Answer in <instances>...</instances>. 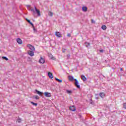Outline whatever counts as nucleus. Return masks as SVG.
I'll use <instances>...</instances> for the list:
<instances>
[{"label": "nucleus", "mask_w": 126, "mask_h": 126, "mask_svg": "<svg viewBox=\"0 0 126 126\" xmlns=\"http://www.w3.org/2000/svg\"><path fill=\"white\" fill-rule=\"evenodd\" d=\"M48 15L50 16H53V15H54V13L52 12H49L48 13Z\"/></svg>", "instance_id": "obj_22"}, {"label": "nucleus", "mask_w": 126, "mask_h": 126, "mask_svg": "<svg viewBox=\"0 0 126 126\" xmlns=\"http://www.w3.org/2000/svg\"><path fill=\"white\" fill-rule=\"evenodd\" d=\"M69 110H70V111H72V112H74L76 111V108H75V106L74 105H72V106L69 107Z\"/></svg>", "instance_id": "obj_5"}, {"label": "nucleus", "mask_w": 126, "mask_h": 126, "mask_svg": "<svg viewBox=\"0 0 126 126\" xmlns=\"http://www.w3.org/2000/svg\"><path fill=\"white\" fill-rule=\"evenodd\" d=\"M48 76H49V78H51V79L52 78H54V76H53V73H52L51 72H48Z\"/></svg>", "instance_id": "obj_13"}, {"label": "nucleus", "mask_w": 126, "mask_h": 126, "mask_svg": "<svg viewBox=\"0 0 126 126\" xmlns=\"http://www.w3.org/2000/svg\"><path fill=\"white\" fill-rule=\"evenodd\" d=\"M64 51H65V50H63V53H64Z\"/></svg>", "instance_id": "obj_36"}, {"label": "nucleus", "mask_w": 126, "mask_h": 126, "mask_svg": "<svg viewBox=\"0 0 126 126\" xmlns=\"http://www.w3.org/2000/svg\"><path fill=\"white\" fill-rule=\"evenodd\" d=\"M33 98L35 99V100H39V99H40V97H39L38 95L33 96Z\"/></svg>", "instance_id": "obj_19"}, {"label": "nucleus", "mask_w": 126, "mask_h": 126, "mask_svg": "<svg viewBox=\"0 0 126 126\" xmlns=\"http://www.w3.org/2000/svg\"><path fill=\"white\" fill-rule=\"evenodd\" d=\"M79 118H81V114H79L78 115Z\"/></svg>", "instance_id": "obj_33"}, {"label": "nucleus", "mask_w": 126, "mask_h": 126, "mask_svg": "<svg viewBox=\"0 0 126 126\" xmlns=\"http://www.w3.org/2000/svg\"><path fill=\"white\" fill-rule=\"evenodd\" d=\"M35 91L36 92V93L38 94V95H40V96H41L42 94H43V93L37 90H35Z\"/></svg>", "instance_id": "obj_15"}, {"label": "nucleus", "mask_w": 126, "mask_h": 126, "mask_svg": "<svg viewBox=\"0 0 126 126\" xmlns=\"http://www.w3.org/2000/svg\"><path fill=\"white\" fill-rule=\"evenodd\" d=\"M100 53H103L104 52V50H99Z\"/></svg>", "instance_id": "obj_29"}, {"label": "nucleus", "mask_w": 126, "mask_h": 126, "mask_svg": "<svg viewBox=\"0 0 126 126\" xmlns=\"http://www.w3.org/2000/svg\"><path fill=\"white\" fill-rule=\"evenodd\" d=\"M2 59H3V60H5V61H8V58L4 56H3Z\"/></svg>", "instance_id": "obj_23"}, {"label": "nucleus", "mask_w": 126, "mask_h": 126, "mask_svg": "<svg viewBox=\"0 0 126 126\" xmlns=\"http://www.w3.org/2000/svg\"><path fill=\"white\" fill-rule=\"evenodd\" d=\"M85 45H86V47H87V48H88V47H90V43L86 42L85 43Z\"/></svg>", "instance_id": "obj_17"}, {"label": "nucleus", "mask_w": 126, "mask_h": 126, "mask_svg": "<svg viewBox=\"0 0 126 126\" xmlns=\"http://www.w3.org/2000/svg\"><path fill=\"white\" fill-rule=\"evenodd\" d=\"M44 94H45V97H52V94L50 93L45 92L44 93Z\"/></svg>", "instance_id": "obj_7"}, {"label": "nucleus", "mask_w": 126, "mask_h": 126, "mask_svg": "<svg viewBox=\"0 0 126 126\" xmlns=\"http://www.w3.org/2000/svg\"><path fill=\"white\" fill-rule=\"evenodd\" d=\"M28 48L30 49L28 51V54L31 57H33L34 56V52H35V47L34 46L31 45V44H28L27 45Z\"/></svg>", "instance_id": "obj_1"}, {"label": "nucleus", "mask_w": 126, "mask_h": 126, "mask_svg": "<svg viewBox=\"0 0 126 126\" xmlns=\"http://www.w3.org/2000/svg\"><path fill=\"white\" fill-rule=\"evenodd\" d=\"M55 35L58 38H61V37H62V34H61V32H56L55 33Z\"/></svg>", "instance_id": "obj_8"}, {"label": "nucleus", "mask_w": 126, "mask_h": 126, "mask_svg": "<svg viewBox=\"0 0 126 126\" xmlns=\"http://www.w3.org/2000/svg\"><path fill=\"white\" fill-rule=\"evenodd\" d=\"M67 36V37H70V36H71L70 33H68Z\"/></svg>", "instance_id": "obj_30"}, {"label": "nucleus", "mask_w": 126, "mask_h": 126, "mask_svg": "<svg viewBox=\"0 0 126 126\" xmlns=\"http://www.w3.org/2000/svg\"><path fill=\"white\" fill-rule=\"evenodd\" d=\"M48 57L50 58L51 60H56V58H55L53 55L51 54H48Z\"/></svg>", "instance_id": "obj_11"}, {"label": "nucleus", "mask_w": 126, "mask_h": 126, "mask_svg": "<svg viewBox=\"0 0 126 126\" xmlns=\"http://www.w3.org/2000/svg\"><path fill=\"white\" fill-rule=\"evenodd\" d=\"M70 57V55L69 54H68L67 55V58L68 59Z\"/></svg>", "instance_id": "obj_31"}, {"label": "nucleus", "mask_w": 126, "mask_h": 126, "mask_svg": "<svg viewBox=\"0 0 126 126\" xmlns=\"http://www.w3.org/2000/svg\"><path fill=\"white\" fill-rule=\"evenodd\" d=\"M90 104H91L92 105L93 104V101H92V99L90 100Z\"/></svg>", "instance_id": "obj_28"}, {"label": "nucleus", "mask_w": 126, "mask_h": 126, "mask_svg": "<svg viewBox=\"0 0 126 126\" xmlns=\"http://www.w3.org/2000/svg\"><path fill=\"white\" fill-rule=\"evenodd\" d=\"M82 10L84 12H86V11H87V7L86 6H83L82 7Z\"/></svg>", "instance_id": "obj_14"}, {"label": "nucleus", "mask_w": 126, "mask_h": 126, "mask_svg": "<svg viewBox=\"0 0 126 126\" xmlns=\"http://www.w3.org/2000/svg\"><path fill=\"white\" fill-rule=\"evenodd\" d=\"M31 104H32V105H33V106H38V103H34L33 101L31 102Z\"/></svg>", "instance_id": "obj_21"}, {"label": "nucleus", "mask_w": 126, "mask_h": 126, "mask_svg": "<svg viewBox=\"0 0 126 126\" xmlns=\"http://www.w3.org/2000/svg\"><path fill=\"white\" fill-rule=\"evenodd\" d=\"M26 19L27 22H28V23L30 24V23L31 22V21H30V20H28V19Z\"/></svg>", "instance_id": "obj_26"}, {"label": "nucleus", "mask_w": 126, "mask_h": 126, "mask_svg": "<svg viewBox=\"0 0 126 126\" xmlns=\"http://www.w3.org/2000/svg\"><path fill=\"white\" fill-rule=\"evenodd\" d=\"M94 21V20H92V23H93Z\"/></svg>", "instance_id": "obj_35"}, {"label": "nucleus", "mask_w": 126, "mask_h": 126, "mask_svg": "<svg viewBox=\"0 0 126 126\" xmlns=\"http://www.w3.org/2000/svg\"><path fill=\"white\" fill-rule=\"evenodd\" d=\"M17 122L18 123H21V119L20 118H18Z\"/></svg>", "instance_id": "obj_25"}, {"label": "nucleus", "mask_w": 126, "mask_h": 126, "mask_svg": "<svg viewBox=\"0 0 126 126\" xmlns=\"http://www.w3.org/2000/svg\"><path fill=\"white\" fill-rule=\"evenodd\" d=\"M123 108L126 109V103H123Z\"/></svg>", "instance_id": "obj_24"}, {"label": "nucleus", "mask_w": 126, "mask_h": 126, "mask_svg": "<svg viewBox=\"0 0 126 126\" xmlns=\"http://www.w3.org/2000/svg\"><path fill=\"white\" fill-rule=\"evenodd\" d=\"M55 80H56V81H58V82H59L60 83H62V82H63V80L59 79L57 78H55Z\"/></svg>", "instance_id": "obj_18"}, {"label": "nucleus", "mask_w": 126, "mask_h": 126, "mask_svg": "<svg viewBox=\"0 0 126 126\" xmlns=\"http://www.w3.org/2000/svg\"><path fill=\"white\" fill-rule=\"evenodd\" d=\"M39 62L40 63H45V61L43 57H41Z\"/></svg>", "instance_id": "obj_6"}, {"label": "nucleus", "mask_w": 126, "mask_h": 126, "mask_svg": "<svg viewBox=\"0 0 126 126\" xmlns=\"http://www.w3.org/2000/svg\"><path fill=\"white\" fill-rule=\"evenodd\" d=\"M66 92L67 94H72V91L68 90H66Z\"/></svg>", "instance_id": "obj_16"}, {"label": "nucleus", "mask_w": 126, "mask_h": 126, "mask_svg": "<svg viewBox=\"0 0 126 126\" xmlns=\"http://www.w3.org/2000/svg\"><path fill=\"white\" fill-rule=\"evenodd\" d=\"M30 24H31V25H32V27H34V24H33L32 22H31V23H30Z\"/></svg>", "instance_id": "obj_27"}, {"label": "nucleus", "mask_w": 126, "mask_h": 126, "mask_svg": "<svg viewBox=\"0 0 126 126\" xmlns=\"http://www.w3.org/2000/svg\"><path fill=\"white\" fill-rule=\"evenodd\" d=\"M34 9L35 11L37 13L38 16H41V12H40V10H39L38 9H37V7H36V6H34Z\"/></svg>", "instance_id": "obj_4"}, {"label": "nucleus", "mask_w": 126, "mask_h": 126, "mask_svg": "<svg viewBox=\"0 0 126 126\" xmlns=\"http://www.w3.org/2000/svg\"><path fill=\"white\" fill-rule=\"evenodd\" d=\"M28 7H30V10H31L32 12V15L33 16H35L36 15V11H35V10L33 9V7H31L30 5H28Z\"/></svg>", "instance_id": "obj_3"}, {"label": "nucleus", "mask_w": 126, "mask_h": 126, "mask_svg": "<svg viewBox=\"0 0 126 126\" xmlns=\"http://www.w3.org/2000/svg\"><path fill=\"white\" fill-rule=\"evenodd\" d=\"M81 79H82V80L83 81H86V80H87V79L86 78V77L84 75L81 76Z\"/></svg>", "instance_id": "obj_12"}, {"label": "nucleus", "mask_w": 126, "mask_h": 126, "mask_svg": "<svg viewBox=\"0 0 126 126\" xmlns=\"http://www.w3.org/2000/svg\"><path fill=\"white\" fill-rule=\"evenodd\" d=\"M120 70L121 71H123V68H121Z\"/></svg>", "instance_id": "obj_34"}, {"label": "nucleus", "mask_w": 126, "mask_h": 126, "mask_svg": "<svg viewBox=\"0 0 126 126\" xmlns=\"http://www.w3.org/2000/svg\"><path fill=\"white\" fill-rule=\"evenodd\" d=\"M99 95L101 98H105V96H106V94L104 93H100Z\"/></svg>", "instance_id": "obj_10"}, {"label": "nucleus", "mask_w": 126, "mask_h": 126, "mask_svg": "<svg viewBox=\"0 0 126 126\" xmlns=\"http://www.w3.org/2000/svg\"><path fill=\"white\" fill-rule=\"evenodd\" d=\"M33 28V31H36V29H35V27H32Z\"/></svg>", "instance_id": "obj_32"}, {"label": "nucleus", "mask_w": 126, "mask_h": 126, "mask_svg": "<svg viewBox=\"0 0 126 126\" xmlns=\"http://www.w3.org/2000/svg\"><path fill=\"white\" fill-rule=\"evenodd\" d=\"M68 78H69V80H70V81H73V80H74L75 86H76V87H77V88H78V89H79L80 88V85H79V84L78 83V81L77 80V79H74V78H73V76H68Z\"/></svg>", "instance_id": "obj_2"}, {"label": "nucleus", "mask_w": 126, "mask_h": 126, "mask_svg": "<svg viewBox=\"0 0 126 126\" xmlns=\"http://www.w3.org/2000/svg\"><path fill=\"white\" fill-rule=\"evenodd\" d=\"M101 29H102V30H106L107 29V27L105 25H103L101 27Z\"/></svg>", "instance_id": "obj_20"}, {"label": "nucleus", "mask_w": 126, "mask_h": 126, "mask_svg": "<svg viewBox=\"0 0 126 126\" xmlns=\"http://www.w3.org/2000/svg\"><path fill=\"white\" fill-rule=\"evenodd\" d=\"M16 41L19 45H21V44H22V40L20 38H17Z\"/></svg>", "instance_id": "obj_9"}]
</instances>
